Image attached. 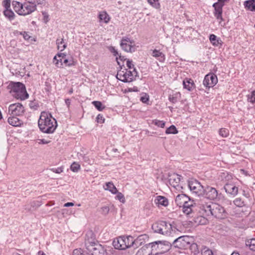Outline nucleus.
<instances>
[{
    "label": "nucleus",
    "instance_id": "12",
    "mask_svg": "<svg viewBox=\"0 0 255 255\" xmlns=\"http://www.w3.org/2000/svg\"><path fill=\"white\" fill-rule=\"evenodd\" d=\"M24 112V108L21 103L12 104L8 107V113L12 116H21Z\"/></svg>",
    "mask_w": 255,
    "mask_h": 255
},
{
    "label": "nucleus",
    "instance_id": "17",
    "mask_svg": "<svg viewBox=\"0 0 255 255\" xmlns=\"http://www.w3.org/2000/svg\"><path fill=\"white\" fill-rule=\"evenodd\" d=\"M98 243L96 239L95 235L92 231L87 232L85 238V245L86 249L89 248V246H92Z\"/></svg>",
    "mask_w": 255,
    "mask_h": 255
},
{
    "label": "nucleus",
    "instance_id": "19",
    "mask_svg": "<svg viewBox=\"0 0 255 255\" xmlns=\"http://www.w3.org/2000/svg\"><path fill=\"white\" fill-rule=\"evenodd\" d=\"M130 238L131 239V246L137 247L138 246H141L144 244L145 241L148 239V236L146 234H142L138 236L134 240H133L132 238L131 237H130Z\"/></svg>",
    "mask_w": 255,
    "mask_h": 255
},
{
    "label": "nucleus",
    "instance_id": "64",
    "mask_svg": "<svg viewBox=\"0 0 255 255\" xmlns=\"http://www.w3.org/2000/svg\"><path fill=\"white\" fill-rule=\"evenodd\" d=\"M39 143H42V144H47L50 142V140H47L44 138L40 139H39Z\"/></svg>",
    "mask_w": 255,
    "mask_h": 255
},
{
    "label": "nucleus",
    "instance_id": "63",
    "mask_svg": "<svg viewBox=\"0 0 255 255\" xmlns=\"http://www.w3.org/2000/svg\"><path fill=\"white\" fill-rule=\"evenodd\" d=\"M56 56H57V57H59V58L64 60L65 58L66 55L65 53H58Z\"/></svg>",
    "mask_w": 255,
    "mask_h": 255
},
{
    "label": "nucleus",
    "instance_id": "1",
    "mask_svg": "<svg viewBox=\"0 0 255 255\" xmlns=\"http://www.w3.org/2000/svg\"><path fill=\"white\" fill-rule=\"evenodd\" d=\"M199 212L203 215L213 216L219 219L224 218L227 215L223 207L215 203H206L203 200L198 201Z\"/></svg>",
    "mask_w": 255,
    "mask_h": 255
},
{
    "label": "nucleus",
    "instance_id": "41",
    "mask_svg": "<svg viewBox=\"0 0 255 255\" xmlns=\"http://www.w3.org/2000/svg\"><path fill=\"white\" fill-rule=\"evenodd\" d=\"M219 134L222 137H226L229 134V131L228 129L222 128L219 130Z\"/></svg>",
    "mask_w": 255,
    "mask_h": 255
},
{
    "label": "nucleus",
    "instance_id": "50",
    "mask_svg": "<svg viewBox=\"0 0 255 255\" xmlns=\"http://www.w3.org/2000/svg\"><path fill=\"white\" fill-rule=\"evenodd\" d=\"M109 50L113 54V55L115 56L118 57L120 54H119V53L118 51L115 49V48L113 46H110L109 47Z\"/></svg>",
    "mask_w": 255,
    "mask_h": 255
},
{
    "label": "nucleus",
    "instance_id": "31",
    "mask_svg": "<svg viewBox=\"0 0 255 255\" xmlns=\"http://www.w3.org/2000/svg\"><path fill=\"white\" fill-rule=\"evenodd\" d=\"M106 186L105 189L109 190L112 193L116 194L118 192L117 189L112 182H107L106 183Z\"/></svg>",
    "mask_w": 255,
    "mask_h": 255
},
{
    "label": "nucleus",
    "instance_id": "14",
    "mask_svg": "<svg viewBox=\"0 0 255 255\" xmlns=\"http://www.w3.org/2000/svg\"><path fill=\"white\" fill-rule=\"evenodd\" d=\"M89 247V248L87 249L89 255H105L106 252V249L98 243Z\"/></svg>",
    "mask_w": 255,
    "mask_h": 255
},
{
    "label": "nucleus",
    "instance_id": "51",
    "mask_svg": "<svg viewBox=\"0 0 255 255\" xmlns=\"http://www.w3.org/2000/svg\"><path fill=\"white\" fill-rule=\"evenodd\" d=\"M2 5L5 7V9L10 8V0H4L2 2Z\"/></svg>",
    "mask_w": 255,
    "mask_h": 255
},
{
    "label": "nucleus",
    "instance_id": "37",
    "mask_svg": "<svg viewBox=\"0 0 255 255\" xmlns=\"http://www.w3.org/2000/svg\"><path fill=\"white\" fill-rule=\"evenodd\" d=\"M191 79L190 78H186L183 81V85L184 89H186L188 91H190L191 90V87L190 86V84L191 83Z\"/></svg>",
    "mask_w": 255,
    "mask_h": 255
},
{
    "label": "nucleus",
    "instance_id": "54",
    "mask_svg": "<svg viewBox=\"0 0 255 255\" xmlns=\"http://www.w3.org/2000/svg\"><path fill=\"white\" fill-rule=\"evenodd\" d=\"M51 170L53 172L56 173H60L63 172V168L61 167H58V168H53L51 169Z\"/></svg>",
    "mask_w": 255,
    "mask_h": 255
},
{
    "label": "nucleus",
    "instance_id": "6",
    "mask_svg": "<svg viewBox=\"0 0 255 255\" xmlns=\"http://www.w3.org/2000/svg\"><path fill=\"white\" fill-rule=\"evenodd\" d=\"M191 199L185 194L178 195L175 198V202L177 206L182 207V212L187 217L191 213V203H189Z\"/></svg>",
    "mask_w": 255,
    "mask_h": 255
},
{
    "label": "nucleus",
    "instance_id": "30",
    "mask_svg": "<svg viewBox=\"0 0 255 255\" xmlns=\"http://www.w3.org/2000/svg\"><path fill=\"white\" fill-rule=\"evenodd\" d=\"M56 44L58 49L61 51H63L67 47V44L64 42L63 38H58L56 40Z\"/></svg>",
    "mask_w": 255,
    "mask_h": 255
},
{
    "label": "nucleus",
    "instance_id": "52",
    "mask_svg": "<svg viewBox=\"0 0 255 255\" xmlns=\"http://www.w3.org/2000/svg\"><path fill=\"white\" fill-rule=\"evenodd\" d=\"M27 2L35 3L37 4H41L44 3V0H25Z\"/></svg>",
    "mask_w": 255,
    "mask_h": 255
},
{
    "label": "nucleus",
    "instance_id": "15",
    "mask_svg": "<svg viewBox=\"0 0 255 255\" xmlns=\"http://www.w3.org/2000/svg\"><path fill=\"white\" fill-rule=\"evenodd\" d=\"M218 82L217 76L213 73H210L207 74L203 80L204 85L208 88L214 87Z\"/></svg>",
    "mask_w": 255,
    "mask_h": 255
},
{
    "label": "nucleus",
    "instance_id": "62",
    "mask_svg": "<svg viewBox=\"0 0 255 255\" xmlns=\"http://www.w3.org/2000/svg\"><path fill=\"white\" fill-rule=\"evenodd\" d=\"M119 59H120V61H123V62H124L125 61L128 60L127 59V58H126L125 56L121 55V54L119 55V57H116V60H117V62H118V61H118Z\"/></svg>",
    "mask_w": 255,
    "mask_h": 255
},
{
    "label": "nucleus",
    "instance_id": "38",
    "mask_svg": "<svg viewBox=\"0 0 255 255\" xmlns=\"http://www.w3.org/2000/svg\"><path fill=\"white\" fill-rule=\"evenodd\" d=\"M53 62L55 63L56 66L58 68H61L63 64V59L59 58L58 59L57 58V56H55L53 58Z\"/></svg>",
    "mask_w": 255,
    "mask_h": 255
},
{
    "label": "nucleus",
    "instance_id": "47",
    "mask_svg": "<svg viewBox=\"0 0 255 255\" xmlns=\"http://www.w3.org/2000/svg\"><path fill=\"white\" fill-rule=\"evenodd\" d=\"M117 194V195L116 196V198L122 203H124L126 202L124 195L122 193L119 192L118 191Z\"/></svg>",
    "mask_w": 255,
    "mask_h": 255
},
{
    "label": "nucleus",
    "instance_id": "42",
    "mask_svg": "<svg viewBox=\"0 0 255 255\" xmlns=\"http://www.w3.org/2000/svg\"><path fill=\"white\" fill-rule=\"evenodd\" d=\"M152 123L155 126L162 128L164 127L165 124V123L164 121H159L156 119L153 120Z\"/></svg>",
    "mask_w": 255,
    "mask_h": 255
},
{
    "label": "nucleus",
    "instance_id": "35",
    "mask_svg": "<svg viewBox=\"0 0 255 255\" xmlns=\"http://www.w3.org/2000/svg\"><path fill=\"white\" fill-rule=\"evenodd\" d=\"M92 103L99 111H102L106 108L100 101H94Z\"/></svg>",
    "mask_w": 255,
    "mask_h": 255
},
{
    "label": "nucleus",
    "instance_id": "40",
    "mask_svg": "<svg viewBox=\"0 0 255 255\" xmlns=\"http://www.w3.org/2000/svg\"><path fill=\"white\" fill-rule=\"evenodd\" d=\"M29 106L31 110H36L38 108L39 105L38 102L34 100L30 101Z\"/></svg>",
    "mask_w": 255,
    "mask_h": 255
},
{
    "label": "nucleus",
    "instance_id": "59",
    "mask_svg": "<svg viewBox=\"0 0 255 255\" xmlns=\"http://www.w3.org/2000/svg\"><path fill=\"white\" fill-rule=\"evenodd\" d=\"M20 34L23 35V37L25 40H28L30 38V36L27 32H21Z\"/></svg>",
    "mask_w": 255,
    "mask_h": 255
},
{
    "label": "nucleus",
    "instance_id": "22",
    "mask_svg": "<svg viewBox=\"0 0 255 255\" xmlns=\"http://www.w3.org/2000/svg\"><path fill=\"white\" fill-rule=\"evenodd\" d=\"M135 255H152L149 244L143 246L137 252Z\"/></svg>",
    "mask_w": 255,
    "mask_h": 255
},
{
    "label": "nucleus",
    "instance_id": "32",
    "mask_svg": "<svg viewBox=\"0 0 255 255\" xmlns=\"http://www.w3.org/2000/svg\"><path fill=\"white\" fill-rule=\"evenodd\" d=\"M3 14L6 18H7L10 21L13 20L15 17V14L14 12L10 8L5 9L3 11Z\"/></svg>",
    "mask_w": 255,
    "mask_h": 255
},
{
    "label": "nucleus",
    "instance_id": "11",
    "mask_svg": "<svg viewBox=\"0 0 255 255\" xmlns=\"http://www.w3.org/2000/svg\"><path fill=\"white\" fill-rule=\"evenodd\" d=\"M197 207L196 210H198V212L201 214L200 216L197 217H195L194 218V224L195 225H206L208 223V220L207 219L206 216H208L206 215H203L201 213L199 212L200 208H199V205L198 204V202L196 203L194 200L192 199V207ZM193 224V222H192V225Z\"/></svg>",
    "mask_w": 255,
    "mask_h": 255
},
{
    "label": "nucleus",
    "instance_id": "53",
    "mask_svg": "<svg viewBox=\"0 0 255 255\" xmlns=\"http://www.w3.org/2000/svg\"><path fill=\"white\" fill-rule=\"evenodd\" d=\"M169 100L173 104H175L177 102V98L176 96L173 95H170L169 96Z\"/></svg>",
    "mask_w": 255,
    "mask_h": 255
},
{
    "label": "nucleus",
    "instance_id": "20",
    "mask_svg": "<svg viewBox=\"0 0 255 255\" xmlns=\"http://www.w3.org/2000/svg\"><path fill=\"white\" fill-rule=\"evenodd\" d=\"M224 189L227 193L233 196L236 195L238 192V188L233 183H226Z\"/></svg>",
    "mask_w": 255,
    "mask_h": 255
},
{
    "label": "nucleus",
    "instance_id": "56",
    "mask_svg": "<svg viewBox=\"0 0 255 255\" xmlns=\"http://www.w3.org/2000/svg\"><path fill=\"white\" fill-rule=\"evenodd\" d=\"M140 100L143 103H146L149 101V96L147 95H145L140 97Z\"/></svg>",
    "mask_w": 255,
    "mask_h": 255
},
{
    "label": "nucleus",
    "instance_id": "57",
    "mask_svg": "<svg viewBox=\"0 0 255 255\" xmlns=\"http://www.w3.org/2000/svg\"><path fill=\"white\" fill-rule=\"evenodd\" d=\"M127 66L129 69L134 68V65L132 64V61L129 59H128L127 60Z\"/></svg>",
    "mask_w": 255,
    "mask_h": 255
},
{
    "label": "nucleus",
    "instance_id": "10",
    "mask_svg": "<svg viewBox=\"0 0 255 255\" xmlns=\"http://www.w3.org/2000/svg\"><path fill=\"white\" fill-rule=\"evenodd\" d=\"M134 42L128 37H123L121 41V46L123 50L127 52H133L135 51L136 48L134 45Z\"/></svg>",
    "mask_w": 255,
    "mask_h": 255
},
{
    "label": "nucleus",
    "instance_id": "55",
    "mask_svg": "<svg viewBox=\"0 0 255 255\" xmlns=\"http://www.w3.org/2000/svg\"><path fill=\"white\" fill-rule=\"evenodd\" d=\"M63 63L68 66H71L74 65L73 61H69L67 59L65 58L63 60Z\"/></svg>",
    "mask_w": 255,
    "mask_h": 255
},
{
    "label": "nucleus",
    "instance_id": "25",
    "mask_svg": "<svg viewBox=\"0 0 255 255\" xmlns=\"http://www.w3.org/2000/svg\"><path fill=\"white\" fill-rule=\"evenodd\" d=\"M209 40L214 46H218L219 45H222V40L220 38H218L217 36L215 34H210L209 36Z\"/></svg>",
    "mask_w": 255,
    "mask_h": 255
},
{
    "label": "nucleus",
    "instance_id": "2",
    "mask_svg": "<svg viewBox=\"0 0 255 255\" xmlns=\"http://www.w3.org/2000/svg\"><path fill=\"white\" fill-rule=\"evenodd\" d=\"M40 130L44 133H52L57 127V121L51 113L42 112L38 122Z\"/></svg>",
    "mask_w": 255,
    "mask_h": 255
},
{
    "label": "nucleus",
    "instance_id": "39",
    "mask_svg": "<svg viewBox=\"0 0 255 255\" xmlns=\"http://www.w3.org/2000/svg\"><path fill=\"white\" fill-rule=\"evenodd\" d=\"M71 170L74 172H77L80 169V165L76 162H74L70 166Z\"/></svg>",
    "mask_w": 255,
    "mask_h": 255
},
{
    "label": "nucleus",
    "instance_id": "46",
    "mask_svg": "<svg viewBox=\"0 0 255 255\" xmlns=\"http://www.w3.org/2000/svg\"><path fill=\"white\" fill-rule=\"evenodd\" d=\"M201 254L202 255H213L212 251L206 247L202 250Z\"/></svg>",
    "mask_w": 255,
    "mask_h": 255
},
{
    "label": "nucleus",
    "instance_id": "49",
    "mask_svg": "<svg viewBox=\"0 0 255 255\" xmlns=\"http://www.w3.org/2000/svg\"><path fill=\"white\" fill-rule=\"evenodd\" d=\"M73 255H85L84 252L81 248L75 249L73 252Z\"/></svg>",
    "mask_w": 255,
    "mask_h": 255
},
{
    "label": "nucleus",
    "instance_id": "27",
    "mask_svg": "<svg viewBox=\"0 0 255 255\" xmlns=\"http://www.w3.org/2000/svg\"><path fill=\"white\" fill-rule=\"evenodd\" d=\"M244 6L247 9L255 11V0H248L244 2Z\"/></svg>",
    "mask_w": 255,
    "mask_h": 255
},
{
    "label": "nucleus",
    "instance_id": "21",
    "mask_svg": "<svg viewBox=\"0 0 255 255\" xmlns=\"http://www.w3.org/2000/svg\"><path fill=\"white\" fill-rule=\"evenodd\" d=\"M206 196L210 200H214L217 198L218 192L215 188L208 187L206 189Z\"/></svg>",
    "mask_w": 255,
    "mask_h": 255
},
{
    "label": "nucleus",
    "instance_id": "33",
    "mask_svg": "<svg viewBox=\"0 0 255 255\" xmlns=\"http://www.w3.org/2000/svg\"><path fill=\"white\" fill-rule=\"evenodd\" d=\"M99 18L100 21H103L106 23H108L110 19L109 15L105 11L101 12L99 14Z\"/></svg>",
    "mask_w": 255,
    "mask_h": 255
},
{
    "label": "nucleus",
    "instance_id": "7",
    "mask_svg": "<svg viewBox=\"0 0 255 255\" xmlns=\"http://www.w3.org/2000/svg\"><path fill=\"white\" fill-rule=\"evenodd\" d=\"M191 237L189 236H180L175 239L172 242V246L179 249H191Z\"/></svg>",
    "mask_w": 255,
    "mask_h": 255
},
{
    "label": "nucleus",
    "instance_id": "28",
    "mask_svg": "<svg viewBox=\"0 0 255 255\" xmlns=\"http://www.w3.org/2000/svg\"><path fill=\"white\" fill-rule=\"evenodd\" d=\"M152 56L157 58L160 62H163L165 60L164 54L159 50L154 49L152 51Z\"/></svg>",
    "mask_w": 255,
    "mask_h": 255
},
{
    "label": "nucleus",
    "instance_id": "34",
    "mask_svg": "<svg viewBox=\"0 0 255 255\" xmlns=\"http://www.w3.org/2000/svg\"><path fill=\"white\" fill-rule=\"evenodd\" d=\"M246 245L251 250L255 251V238L247 240L246 241Z\"/></svg>",
    "mask_w": 255,
    "mask_h": 255
},
{
    "label": "nucleus",
    "instance_id": "26",
    "mask_svg": "<svg viewBox=\"0 0 255 255\" xmlns=\"http://www.w3.org/2000/svg\"><path fill=\"white\" fill-rule=\"evenodd\" d=\"M16 116H12L11 117H9L8 119V123L11 126L17 127L21 125V122L19 120Z\"/></svg>",
    "mask_w": 255,
    "mask_h": 255
},
{
    "label": "nucleus",
    "instance_id": "24",
    "mask_svg": "<svg viewBox=\"0 0 255 255\" xmlns=\"http://www.w3.org/2000/svg\"><path fill=\"white\" fill-rule=\"evenodd\" d=\"M154 201L156 204H158L165 207L168 205V199L164 196H157Z\"/></svg>",
    "mask_w": 255,
    "mask_h": 255
},
{
    "label": "nucleus",
    "instance_id": "4",
    "mask_svg": "<svg viewBox=\"0 0 255 255\" xmlns=\"http://www.w3.org/2000/svg\"><path fill=\"white\" fill-rule=\"evenodd\" d=\"M7 88L11 95L16 99L24 100L29 97L25 86L21 82H10Z\"/></svg>",
    "mask_w": 255,
    "mask_h": 255
},
{
    "label": "nucleus",
    "instance_id": "48",
    "mask_svg": "<svg viewBox=\"0 0 255 255\" xmlns=\"http://www.w3.org/2000/svg\"><path fill=\"white\" fill-rule=\"evenodd\" d=\"M105 118L102 114H98L96 118V121L98 123L103 124L105 122Z\"/></svg>",
    "mask_w": 255,
    "mask_h": 255
},
{
    "label": "nucleus",
    "instance_id": "18",
    "mask_svg": "<svg viewBox=\"0 0 255 255\" xmlns=\"http://www.w3.org/2000/svg\"><path fill=\"white\" fill-rule=\"evenodd\" d=\"M223 4L220 2H215L213 4V7L214 8V15L218 20H220V22L223 20L222 17L223 13Z\"/></svg>",
    "mask_w": 255,
    "mask_h": 255
},
{
    "label": "nucleus",
    "instance_id": "29",
    "mask_svg": "<svg viewBox=\"0 0 255 255\" xmlns=\"http://www.w3.org/2000/svg\"><path fill=\"white\" fill-rule=\"evenodd\" d=\"M12 5L15 11L17 12L19 15H21V12L22 10V3L17 1H13Z\"/></svg>",
    "mask_w": 255,
    "mask_h": 255
},
{
    "label": "nucleus",
    "instance_id": "9",
    "mask_svg": "<svg viewBox=\"0 0 255 255\" xmlns=\"http://www.w3.org/2000/svg\"><path fill=\"white\" fill-rule=\"evenodd\" d=\"M130 237H120L114 240L113 242V246L114 247L115 249L124 250L127 248H129L131 244V243H128L126 244V241H128L130 240Z\"/></svg>",
    "mask_w": 255,
    "mask_h": 255
},
{
    "label": "nucleus",
    "instance_id": "58",
    "mask_svg": "<svg viewBox=\"0 0 255 255\" xmlns=\"http://www.w3.org/2000/svg\"><path fill=\"white\" fill-rule=\"evenodd\" d=\"M101 210L103 214L106 215L109 212V208L108 206H104L101 208Z\"/></svg>",
    "mask_w": 255,
    "mask_h": 255
},
{
    "label": "nucleus",
    "instance_id": "45",
    "mask_svg": "<svg viewBox=\"0 0 255 255\" xmlns=\"http://www.w3.org/2000/svg\"><path fill=\"white\" fill-rule=\"evenodd\" d=\"M234 203L238 207H243L244 206V201L240 198H237L234 201Z\"/></svg>",
    "mask_w": 255,
    "mask_h": 255
},
{
    "label": "nucleus",
    "instance_id": "61",
    "mask_svg": "<svg viewBox=\"0 0 255 255\" xmlns=\"http://www.w3.org/2000/svg\"><path fill=\"white\" fill-rule=\"evenodd\" d=\"M106 252H105V255H113V252L115 251L112 248H109L108 249H106Z\"/></svg>",
    "mask_w": 255,
    "mask_h": 255
},
{
    "label": "nucleus",
    "instance_id": "3",
    "mask_svg": "<svg viewBox=\"0 0 255 255\" xmlns=\"http://www.w3.org/2000/svg\"><path fill=\"white\" fill-rule=\"evenodd\" d=\"M152 229L155 233L169 236H173L174 234L179 232L174 222L170 223L163 221H158L153 224Z\"/></svg>",
    "mask_w": 255,
    "mask_h": 255
},
{
    "label": "nucleus",
    "instance_id": "16",
    "mask_svg": "<svg viewBox=\"0 0 255 255\" xmlns=\"http://www.w3.org/2000/svg\"><path fill=\"white\" fill-rule=\"evenodd\" d=\"M37 4L30 2L22 3L21 15H26L36 10Z\"/></svg>",
    "mask_w": 255,
    "mask_h": 255
},
{
    "label": "nucleus",
    "instance_id": "23",
    "mask_svg": "<svg viewBox=\"0 0 255 255\" xmlns=\"http://www.w3.org/2000/svg\"><path fill=\"white\" fill-rule=\"evenodd\" d=\"M180 176L178 174H174L172 176H170L169 182L170 184L174 187L179 186L180 181Z\"/></svg>",
    "mask_w": 255,
    "mask_h": 255
},
{
    "label": "nucleus",
    "instance_id": "60",
    "mask_svg": "<svg viewBox=\"0 0 255 255\" xmlns=\"http://www.w3.org/2000/svg\"><path fill=\"white\" fill-rule=\"evenodd\" d=\"M192 250H194V255H196V252L197 253H199V250H198V246L197 245V244H195V243H192Z\"/></svg>",
    "mask_w": 255,
    "mask_h": 255
},
{
    "label": "nucleus",
    "instance_id": "13",
    "mask_svg": "<svg viewBox=\"0 0 255 255\" xmlns=\"http://www.w3.org/2000/svg\"><path fill=\"white\" fill-rule=\"evenodd\" d=\"M205 193V189L203 185L196 179L192 178V194L197 197H202L203 200L205 199L203 195Z\"/></svg>",
    "mask_w": 255,
    "mask_h": 255
},
{
    "label": "nucleus",
    "instance_id": "36",
    "mask_svg": "<svg viewBox=\"0 0 255 255\" xmlns=\"http://www.w3.org/2000/svg\"><path fill=\"white\" fill-rule=\"evenodd\" d=\"M165 133L166 134H176L178 133V130L175 126L171 125L166 129Z\"/></svg>",
    "mask_w": 255,
    "mask_h": 255
},
{
    "label": "nucleus",
    "instance_id": "43",
    "mask_svg": "<svg viewBox=\"0 0 255 255\" xmlns=\"http://www.w3.org/2000/svg\"><path fill=\"white\" fill-rule=\"evenodd\" d=\"M148 3L153 7L158 9L160 7V4L158 0H147Z\"/></svg>",
    "mask_w": 255,
    "mask_h": 255
},
{
    "label": "nucleus",
    "instance_id": "44",
    "mask_svg": "<svg viewBox=\"0 0 255 255\" xmlns=\"http://www.w3.org/2000/svg\"><path fill=\"white\" fill-rule=\"evenodd\" d=\"M248 101L252 103H255V90L252 92L251 95L247 96Z\"/></svg>",
    "mask_w": 255,
    "mask_h": 255
},
{
    "label": "nucleus",
    "instance_id": "8",
    "mask_svg": "<svg viewBox=\"0 0 255 255\" xmlns=\"http://www.w3.org/2000/svg\"><path fill=\"white\" fill-rule=\"evenodd\" d=\"M118 64L119 65L120 70H119L117 75V78L125 83L130 82L133 80H135V78H133V74L131 71H128L125 69L126 71H122L123 67H124V65H121L120 62L118 61Z\"/></svg>",
    "mask_w": 255,
    "mask_h": 255
},
{
    "label": "nucleus",
    "instance_id": "5",
    "mask_svg": "<svg viewBox=\"0 0 255 255\" xmlns=\"http://www.w3.org/2000/svg\"><path fill=\"white\" fill-rule=\"evenodd\" d=\"M152 255L162 254L168 252L172 246L171 243L167 241H155L148 244Z\"/></svg>",
    "mask_w": 255,
    "mask_h": 255
}]
</instances>
